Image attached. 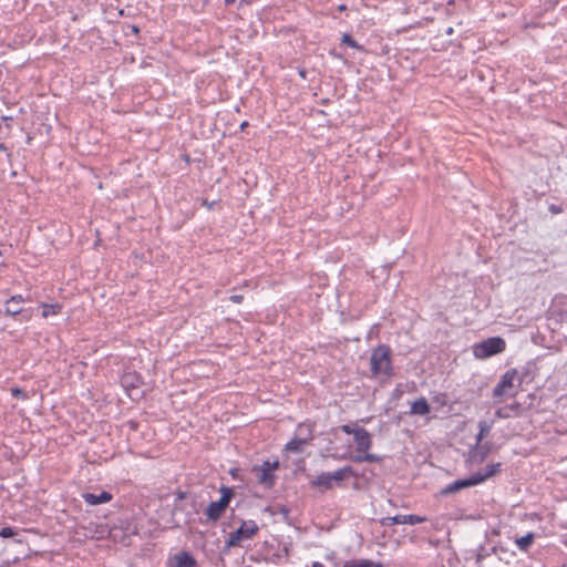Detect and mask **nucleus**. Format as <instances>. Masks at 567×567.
I'll use <instances>...</instances> for the list:
<instances>
[{"instance_id": "f257e3e1", "label": "nucleus", "mask_w": 567, "mask_h": 567, "mask_svg": "<svg viewBox=\"0 0 567 567\" xmlns=\"http://www.w3.org/2000/svg\"><path fill=\"white\" fill-rule=\"evenodd\" d=\"M353 439H354V442L357 445V454L350 456L351 461L357 462V463H361V462L372 463V462L379 461V456L368 452L372 445V439H371L370 433L364 427H360V429L355 430Z\"/></svg>"}, {"instance_id": "f03ea898", "label": "nucleus", "mask_w": 567, "mask_h": 567, "mask_svg": "<svg viewBox=\"0 0 567 567\" xmlns=\"http://www.w3.org/2000/svg\"><path fill=\"white\" fill-rule=\"evenodd\" d=\"M258 529L254 520L244 522L238 529L229 534L223 551L227 553L231 547L239 546L243 540L251 539Z\"/></svg>"}, {"instance_id": "7ed1b4c3", "label": "nucleus", "mask_w": 567, "mask_h": 567, "mask_svg": "<svg viewBox=\"0 0 567 567\" xmlns=\"http://www.w3.org/2000/svg\"><path fill=\"white\" fill-rule=\"evenodd\" d=\"M505 340L501 337H492L473 347V354L476 359H486L505 350Z\"/></svg>"}, {"instance_id": "20e7f679", "label": "nucleus", "mask_w": 567, "mask_h": 567, "mask_svg": "<svg viewBox=\"0 0 567 567\" xmlns=\"http://www.w3.org/2000/svg\"><path fill=\"white\" fill-rule=\"evenodd\" d=\"M352 475H354L352 467L344 466L334 473H321L311 482V485L330 489L333 487V484H339L341 481Z\"/></svg>"}, {"instance_id": "39448f33", "label": "nucleus", "mask_w": 567, "mask_h": 567, "mask_svg": "<svg viewBox=\"0 0 567 567\" xmlns=\"http://www.w3.org/2000/svg\"><path fill=\"white\" fill-rule=\"evenodd\" d=\"M518 372L516 369L506 371L498 384L493 390V398L497 403L503 402L504 398L514 395V382L517 380Z\"/></svg>"}, {"instance_id": "423d86ee", "label": "nucleus", "mask_w": 567, "mask_h": 567, "mask_svg": "<svg viewBox=\"0 0 567 567\" xmlns=\"http://www.w3.org/2000/svg\"><path fill=\"white\" fill-rule=\"evenodd\" d=\"M371 371L373 374L388 373L391 368L390 349L386 346H379L371 354Z\"/></svg>"}, {"instance_id": "0eeeda50", "label": "nucleus", "mask_w": 567, "mask_h": 567, "mask_svg": "<svg viewBox=\"0 0 567 567\" xmlns=\"http://www.w3.org/2000/svg\"><path fill=\"white\" fill-rule=\"evenodd\" d=\"M313 439L312 429L310 425H299L297 435L286 444V451L292 453H300L303 451Z\"/></svg>"}, {"instance_id": "6e6552de", "label": "nucleus", "mask_w": 567, "mask_h": 567, "mask_svg": "<svg viewBox=\"0 0 567 567\" xmlns=\"http://www.w3.org/2000/svg\"><path fill=\"white\" fill-rule=\"evenodd\" d=\"M221 497L217 502H212L206 508V516L208 519L216 522L223 515L225 509L227 508L230 498L233 496V491L230 488H221Z\"/></svg>"}, {"instance_id": "1a4fd4ad", "label": "nucleus", "mask_w": 567, "mask_h": 567, "mask_svg": "<svg viewBox=\"0 0 567 567\" xmlns=\"http://www.w3.org/2000/svg\"><path fill=\"white\" fill-rule=\"evenodd\" d=\"M278 467V462H265L261 466H255L254 472L259 483L270 486L274 483L271 472Z\"/></svg>"}, {"instance_id": "9d476101", "label": "nucleus", "mask_w": 567, "mask_h": 567, "mask_svg": "<svg viewBox=\"0 0 567 567\" xmlns=\"http://www.w3.org/2000/svg\"><path fill=\"white\" fill-rule=\"evenodd\" d=\"M426 522V517L419 515H396L393 517H386L382 519V525H399V524H409L415 525L420 523Z\"/></svg>"}, {"instance_id": "9b49d317", "label": "nucleus", "mask_w": 567, "mask_h": 567, "mask_svg": "<svg viewBox=\"0 0 567 567\" xmlns=\"http://www.w3.org/2000/svg\"><path fill=\"white\" fill-rule=\"evenodd\" d=\"M482 483V478H474L473 475L466 480H458L451 484H449L445 488L442 489L443 495L457 493L463 488L474 486Z\"/></svg>"}, {"instance_id": "f8f14e48", "label": "nucleus", "mask_w": 567, "mask_h": 567, "mask_svg": "<svg viewBox=\"0 0 567 567\" xmlns=\"http://www.w3.org/2000/svg\"><path fill=\"white\" fill-rule=\"evenodd\" d=\"M83 498L89 505L94 506L103 503H109L112 499V495L111 493L103 491L100 494L84 493Z\"/></svg>"}, {"instance_id": "ddd939ff", "label": "nucleus", "mask_w": 567, "mask_h": 567, "mask_svg": "<svg viewBox=\"0 0 567 567\" xmlns=\"http://www.w3.org/2000/svg\"><path fill=\"white\" fill-rule=\"evenodd\" d=\"M196 560L188 553H179L172 558L173 567H195Z\"/></svg>"}, {"instance_id": "4468645a", "label": "nucleus", "mask_w": 567, "mask_h": 567, "mask_svg": "<svg viewBox=\"0 0 567 567\" xmlns=\"http://www.w3.org/2000/svg\"><path fill=\"white\" fill-rule=\"evenodd\" d=\"M23 301L24 299L21 295L12 296L6 303V313L10 316L19 315L22 311L20 303Z\"/></svg>"}, {"instance_id": "2eb2a0df", "label": "nucleus", "mask_w": 567, "mask_h": 567, "mask_svg": "<svg viewBox=\"0 0 567 567\" xmlns=\"http://www.w3.org/2000/svg\"><path fill=\"white\" fill-rule=\"evenodd\" d=\"M430 411H431L430 404L427 403V401L424 398H420L411 404V410H410L411 414L426 415L427 413H430Z\"/></svg>"}, {"instance_id": "dca6fc26", "label": "nucleus", "mask_w": 567, "mask_h": 567, "mask_svg": "<svg viewBox=\"0 0 567 567\" xmlns=\"http://www.w3.org/2000/svg\"><path fill=\"white\" fill-rule=\"evenodd\" d=\"M499 466H501L499 463L487 465L484 468L483 473L478 472V473L474 474L473 477L474 478H482V482H484L486 478L492 477L493 475H495L498 472Z\"/></svg>"}, {"instance_id": "f3484780", "label": "nucleus", "mask_w": 567, "mask_h": 567, "mask_svg": "<svg viewBox=\"0 0 567 567\" xmlns=\"http://www.w3.org/2000/svg\"><path fill=\"white\" fill-rule=\"evenodd\" d=\"M42 307V317L43 318H49L50 316H55L58 313H60L61 311V305L59 303H42L41 305Z\"/></svg>"}, {"instance_id": "a211bd4d", "label": "nucleus", "mask_w": 567, "mask_h": 567, "mask_svg": "<svg viewBox=\"0 0 567 567\" xmlns=\"http://www.w3.org/2000/svg\"><path fill=\"white\" fill-rule=\"evenodd\" d=\"M534 538L535 535L533 533H528L527 535L517 538L515 543L520 550H527L533 544Z\"/></svg>"}, {"instance_id": "6ab92c4d", "label": "nucleus", "mask_w": 567, "mask_h": 567, "mask_svg": "<svg viewBox=\"0 0 567 567\" xmlns=\"http://www.w3.org/2000/svg\"><path fill=\"white\" fill-rule=\"evenodd\" d=\"M343 567H383V565L379 561H373L370 559H360L352 563H347Z\"/></svg>"}, {"instance_id": "aec40b11", "label": "nucleus", "mask_w": 567, "mask_h": 567, "mask_svg": "<svg viewBox=\"0 0 567 567\" xmlns=\"http://www.w3.org/2000/svg\"><path fill=\"white\" fill-rule=\"evenodd\" d=\"M516 411H517V406L512 405V406H505V408L498 409L495 412V414L499 419H508V417H512L516 413Z\"/></svg>"}, {"instance_id": "412c9836", "label": "nucleus", "mask_w": 567, "mask_h": 567, "mask_svg": "<svg viewBox=\"0 0 567 567\" xmlns=\"http://www.w3.org/2000/svg\"><path fill=\"white\" fill-rule=\"evenodd\" d=\"M489 432V425H487L485 422L480 423V433L477 435V443H480L484 436L487 435Z\"/></svg>"}, {"instance_id": "4be33fe9", "label": "nucleus", "mask_w": 567, "mask_h": 567, "mask_svg": "<svg viewBox=\"0 0 567 567\" xmlns=\"http://www.w3.org/2000/svg\"><path fill=\"white\" fill-rule=\"evenodd\" d=\"M341 41L352 48H359V44L349 34H343Z\"/></svg>"}, {"instance_id": "5701e85b", "label": "nucleus", "mask_w": 567, "mask_h": 567, "mask_svg": "<svg viewBox=\"0 0 567 567\" xmlns=\"http://www.w3.org/2000/svg\"><path fill=\"white\" fill-rule=\"evenodd\" d=\"M17 533L11 527H3L0 530V537L8 538L14 536Z\"/></svg>"}, {"instance_id": "b1692460", "label": "nucleus", "mask_w": 567, "mask_h": 567, "mask_svg": "<svg viewBox=\"0 0 567 567\" xmlns=\"http://www.w3.org/2000/svg\"><path fill=\"white\" fill-rule=\"evenodd\" d=\"M360 429L359 426L357 425H350V424H344L341 426V430L347 433V434H352L354 436V433H355V430Z\"/></svg>"}, {"instance_id": "393cba45", "label": "nucleus", "mask_w": 567, "mask_h": 567, "mask_svg": "<svg viewBox=\"0 0 567 567\" xmlns=\"http://www.w3.org/2000/svg\"><path fill=\"white\" fill-rule=\"evenodd\" d=\"M11 394L14 396V398H22V399H27V394L20 389V388H13L11 389Z\"/></svg>"}, {"instance_id": "a878e982", "label": "nucleus", "mask_w": 567, "mask_h": 567, "mask_svg": "<svg viewBox=\"0 0 567 567\" xmlns=\"http://www.w3.org/2000/svg\"><path fill=\"white\" fill-rule=\"evenodd\" d=\"M549 212L551 214H560L563 212V209L556 205H550L549 206Z\"/></svg>"}, {"instance_id": "bb28decb", "label": "nucleus", "mask_w": 567, "mask_h": 567, "mask_svg": "<svg viewBox=\"0 0 567 567\" xmlns=\"http://www.w3.org/2000/svg\"><path fill=\"white\" fill-rule=\"evenodd\" d=\"M230 301L235 302V303H239L243 301V296L241 295H233L230 296Z\"/></svg>"}, {"instance_id": "cd10ccee", "label": "nucleus", "mask_w": 567, "mask_h": 567, "mask_svg": "<svg viewBox=\"0 0 567 567\" xmlns=\"http://www.w3.org/2000/svg\"><path fill=\"white\" fill-rule=\"evenodd\" d=\"M299 74L302 79H306V71L303 69L299 70Z\"/></svg>"}, {"instance_id": "c85d7f7f", "label": "nucleus", "mask_w": 567, "mask_h": 567, "mask_svg": "<svg viewBox=\"0 0 567 567\" xmlns=\"http://www.w3.org/2000/svg\"><path fill=\"white\" fill-rule=\"evenodd\" d=\"M312 567H324L321 563L315 561Z\"/></svg>"}, {"instance_id": "c756f323", "label": "nucleus", "mask_w": 567, "mask_h": 567, "mask_svg": "<svg viewBox=\"0 0 567 567\" xmlns=\"http://www.w3.org/2000/svg\"><path fill=\"white\" fill-rule=\"evenodd\" d=\"M247 125H248V123H247V122H243V123L240 124V128H241V130H244Z\"/></svg>"}, {"instance_id": "7c9ffc66", "label": "nucleus", "mask_w": 567, "mask_h": 567, "mask_svg": "<svg viewBox=\"0 0 567 567\" xmlns=\"http://www.w3.org/2000/svg\"><path fill=\"white\" fill-rule=\"evenodd\" d=\"M338 9H339L340 11L346 10V6H344V4H340V6L338 7Z\"/></svg>"}, {"instance_id": "2f4dec72", "label": "nucleus", "mask_w": 567, "mask_h": 567, "mask_svg": "<svg viewBox=\"0 0 567 567\" xmlns=\"http://www.w3.org/2000/svg\"><path fill=\"white\" fill-rule=\"evenodd\" d=\"M132 29H133V32H135V33H137V32H138L137 27H133Z\"/></svg>"}, {"instance_id": "473e14b6", "label": "nucleus", "mask_w": 567, "mask_h": 567, "mask_svg": "<svg viewBox=\"0 0 567 567\" xmlns=\"http://www.w3.org/2000/svg\"><path fill=\"white\" fill-rule=\"evenodd\" d=\"M226 3H233L235 0H225Z\"/></svg>"}]
</instances>
